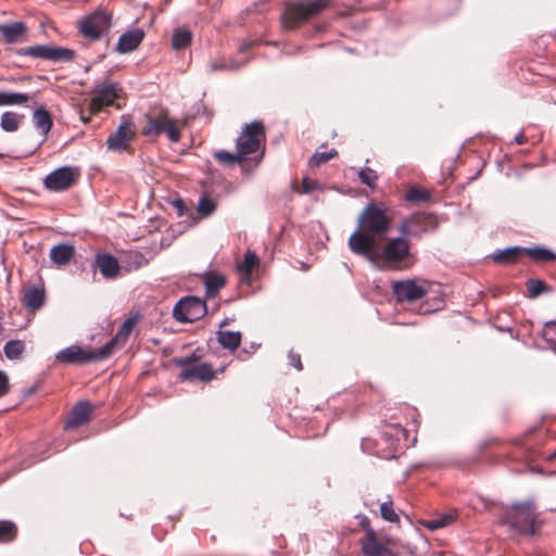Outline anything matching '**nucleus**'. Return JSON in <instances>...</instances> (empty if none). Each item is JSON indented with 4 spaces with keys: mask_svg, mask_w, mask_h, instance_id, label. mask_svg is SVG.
Here are the masks:
<instances>
[{
    "mask_svg": "<svg viewBox=\"0 0 556 556\" xmlns=\"http://www.w3.org/2000/svg\"><path fill=\"white\" fill-rule=\"evenodd\" d=\"M387 207L382 203H369L357 218V228L350 236L348 244L356 255L369 256L376 239L383 238L390 229Z\"/></svg>",
    "mask_w": 556,
    "mask_h": 556,
    "instance_id": "f257e3e1",
    "label": "nucleus"
},
{
    "mask_svg": "<svg viewBox=\"0 0 556 556\" xmlns=\"http://www.w3.org/2000/svg\"><path fill=\"white\" fill-rule=\"evenodd\" d=\"M501 520L519 534L534 535L539 526L534 500L528 498L525 502L511 503L509 508L502 514Z\"/></svg>",
    "mask_w": 556,
    "mask_h": 556,
    "instance_id": "f03ea898",
    "label": "nucleus"
},
{
    "mask_svg": "<svg viewBox=\"0 0 556 556\" xmlns=\"http://www.w3.org/2000/svg\"><path fill=\"white\" fill-rule=\"evenodd\" d=\"M114 350L115 340H109L104 345L94 350H85L79 345L72 344L60 350L55 355V359L66 365H85L106 359Z\"/></svg>",
    "mask_w": 556,
    "mask_h": 556,
    "instance_id": "7ed1b4c3",
    "label": "nucleus"
},
{
    "mask_svg": "<svg viewBox=\"0 0 556 556\" xmlns=\"http://www.w3.org/2000/svg\"><path fill=\"white\" fill-rule=\"evenodd\" d=\"M370 261L377 260L384 268H389L395 264H413V255L410 253L408 239L401 235L389 240L380 253H371L366 256Z\"/></svg>",
    "mask_w": 556,
    "mask_h": 556,
    "instance_id": "20e7f679",
    "label": "nucleus"
},
{
    "mask_svg": "<svg viewBox=\"0 0 556 556\" xmlns=\"http://www.w3.org/2000/svg\"><path fill=\"white\" fill-rule=\"evenodd\" d=\"M330 4L331 0H309L294 3L282 15V25L288 30H294L302 22L318 15Z\"/></svg>",
    "mask_w": 556,
    "mask_h": 556,
    "instance_id": "39448f33",
    "label": "nucleus"
},
{
    "mask_svg": "<svg viewBox=\"0 0 556 556\" xmlns=\"http://www.w3.org/2000/svg\"><path fill=\"white\" fill-rule=\"evenodd\" d=\"M439 222L432 213H416L401 222L399 231L401 235L409 238H420L424 233L434 231Z\"/></svg>",
    "mask_w": 556,
    "mask_h": 556,
    "instance_id": "423d86ee",
    "label": "nucleus"
},
{
    "mask_svg": "<svg viewBox=\"0 0 556 556\" xmlns=\"http://www.w3.org/2000/svg\"><path fill=\"white\" fill-rule=\"evenodd\" d=\"M112 24V16L103 9H97L79 22V31L89 40H99Z\"/></svg>",
    "mask_w": 556,
    "mask_h": 556,
    "instance_id": "0eeeda50",
    "label": "nucleus"
},
{
    "mask_svg": "<svg viewBox=\"0 0 556 556\" xmlns=\"http://www.w3.org/2000/svg\"><path fill=\"white\" fill-rule=\"evenodd\" d=\"M20 56H33L40 60L53 62H71L75 58V51L63 47H50L37 45L26 48H20L15 51Z\"/></svg>",
    "mask_w": 556,
    "mask_h": 556,
    "instance_id": "6e6552de",
    "label": "nucleus"
},
{
    "mask_svg": "<svg viewBox=\"0 0 556 556\" xmlns=\"http://www.w3.org/2000/svg\"><path fill=\"white\" fill-rule=\"evenodd\" d=\"M206 314V304L197 296L188 295L180 299L173 309V316L180 323H193Z\"/></svg>",
    "mask_w": 556,
    "mask_h": 556,
    "instance_id": "1a4fd4ad",
    "label": "nucleus"
},
{
    "mask_svg": "<svg viewBox=\"0 0 556 556\" xmlns=\"http://www.w3.org/2000/svg\"><path fill=\"white\" fill-rule=\"evenodd\" d=\"M265 137L264 126L261 122H252L245 125L241 135L237 138V150L247 159V155L255 153Z\"/></svg>",
    "mask_w": 556,
    "mask_h": 556,
    "instance_id": "9d476101",
    "label": "nucleus"
},
{
    "mask_svg": "<svg viewBox=\"0 0 556 556\" xmlns=\"http://www.w3.org/2000/svg\"><path fill=\"white\" fill-rule=\"evenodd\" d=\"M119 90V85L114 81L96 83L91 90L93 97L90 99L89 103L90 111L97 113L104 106L112 105L118 98Z\"/></svg>",
    "mask_w": 556,
    "mask_h": 556,
    "instance_id": "9b49d317",
    "label": "nucleus"
},
{
    "mask_svg": "<svg viewBox=\"0 0 556 556\" xmlns=\"http://www.w3.org/2000/svg\"><path fill=\"white\" fill-rule=\"evenodd\" d=\"M165 132L172 142H178L180 140V130L176 125V122L169 118L165 114L150 117L146 127L142 129L144 136H160Z\"/></svg>",
    "mask_w": 556,
    "mask_h": 556,
    "instance_id": "f8f14e48",
    "label": "nucleus"
},
{
    "mask_svg": "<svg viewBox=\"0 0 556 556\" xmlns=\"http://www.w3.org/2000/svg\"><path fill=\"white\" fill-rule=\"evenodd\" d=\"M76 170L71 166H62L48 174L43 180L46 189L54 192L67 190L73 186Z\"/></svg>",
    "mask_w": 556,
    "mask_h": 556,
    "instance_id": "ddd939ff",
    "label": "nucleus"
},
{
    "mask_svg": "<svg viewBox=\"0 0 556 556\" xmlns=\"http://www.w3.org/2000/svg\"><path fill=\"white\" fill-rule=\"evenodd\" d=\"M192 361L193 356L184 357L176 361L177 365L185 367L180 372L182 380L191 381L197 379L200 381H210L215 377L212 366L207 363H201L187 367L192 363Z\"/></svg>",
    "mask_w": 556,
    "mask_h": 556,
    "instance_id": "4468645a",
    "label": "nucleus"
},
{
    "mask_svg": "<svg viewBox=\"0 0 556 556\" xmlns=\"http://www.w3.org/2000/svg\"><path fill=\"white\" fill-rule=\"evenodd\" d=\"M392 292L397 302H414L422 299L427 290L422 286L417 285L415 280L407 279L394 281Z\"/></svg>",
    "mask_w": 556,
    "mask_h": 556,
    "instance_id": "2eb2a0df",
    "label": "nucleus"
},
{
    "mask_svg": "<svg viewBox=\"0 0 556 556\" xmlns=\"http://www.w3.org/2000/svg\"><path fill=\"white\" fill-rule=\"evenodd\" d=\"M132 136V122L130 118L124 116L117 129L108 137L106 147L112 151L126 150L127 143Z\"/></svg>",
    "mask_w": 556,
    "mask_h": 556,
    "instance_id": "dca6fc26",
    "label": "nucleus"
},
{
    "mask_svg": "<svg viewBox=\"0 0 556 556\" xmlns=\"http://www.w3.org/2000/svg\"><path fill=\"white\" fill-rule=\"evenodd\" d=\"M362 552L364 556H395L389 547L378 541L371 529L366 531L362 540Z\"/></svg>",
    "mask_w": 556,
    "mask_h": 556,
    "instance_id": "f3484780",
    "label": "nucleus"
},
{
    "mask_svg": "<svg viewBox=\"0 0 556 556\" xmlns=\"http://www.w3.org/2000/svg\"><path fill=\"white\" fill-rule=\"evenodd\" d=\"M94 264L100 274L108 280L115 279L119 274L118 260L111 253H97Z\"/></svg>",
    "mask_w": 556,
    "mask_h": 556,
    "instance_id": "a211bd4d",
    "label": "nucleus"
},
{
    "mask_svg": "<svg viewBox=\"0 0 556 556\" xmlns=\"http://www.w3.org/2000/svg\"><path fill=\"white\" fill-rule=\"evenodd\" d=\"M92 413V406L88 401H79L70 412L65 428H76L87 424Z\"/></svg>",
    "mask_w": 556,
    "mask_h": 556,
    "instance_id": "6ab92c4d",
    "label": "nucleus"
},
{
    "mask_svg": "<svg viewBox=\"0 0 556 556\" xmlns=\"http://www.w3.org/2000/svg\"><path fill=\"white\" fill-rule=\"evenodd\" d=\"M144 38V31L141 28H132L121 35L116 45V51L125 54L136 50Z\"/></svg>",
    "mask_w": 556,
    "mask_h": 556,
    "instance_id": "aec40b11",
    "label": "nucleus"
},
{
    "mask_svg": "<svg viewBox=\"0 0 556 556\" xmlns=\"http://www.w3.org/2000/svg\"><path fill=\"white\" fill-rule=\"evenodd\" d=\"M27 33L24 22L0 24V35L7 43H17L23 40Z\"/></svg>",
    "mask_w": 556,
    "mask_h": 556,
    "instance_id": "412c9836",
    "label": "nucleus"
},
{
    "mask_svg": "<svg viewBox=\"0 0 556 556\" xmlns=\"http://www.w3.org/2000/svg\"><path fill=\"white\" fill-rule=\"evenodd\" d=\"M75 255V248L72 244L60 243L51 248L50 260L58 266L68 264Z\"/></svg>",
    "mask_w": 556,
    "mask_h": 556,
    "instance_id": "4be33fe9",
    "label": "nucleus"
},
{
    "mask_svg": "<svg viewBox=\"0 0 556 556\" xmlns=\"http://www.w3.org/2000/svg\"><path fill=\"white\" fill-rule=\"evenodd\" d=\"M33 124L42 136H47L53 125L50 112L45 106L37 108L33 113Z\"/></svg>",
    "mask_w": 556,
    "mask_h": 556,
    "instance_id": "5701e85b",
    "label": "nucleus"
},
{
    "mask_svg": "<svg viewBox=\"0 0 556 556\" xmlns=\"http://www.w3.org/2000/svg\"><path fill=\"white\" fill-rule=\"evenodd\" d=\"M523 255V248L508 247L491 254L492 260L498 264H514Z\"/></svg>",
    "mask_w": 556,
    "mask_h": 556,
    "instance_id": "b1692460",
    "label": "nucleus"
},
{
    "mask_svg": "<svg viewBox=\"0 0 556 556\" xmlns=\"http://www.w3.org/2000/svg\"><path fill=\"white\" fill-rule=\"evenodd\" d=\"M217 341L222 348L229 351H236L241 343V332L219 329L217 332Z\"/></svg>",
    "mask_w": 556,
    "mask_h": 556,
    "instance_id": "393cba45",
    "label": "nucleus"
},
{
    "mask_svg": "<svg viewBox=\"0 0 556 556\" xmlns=\"http://www.w3.org/2000/svg\"><path fill=\"white\" fill-rule=\"evenodd\" d=\"M523 254L529 255L535 263H548L556 261V253L545 247L523 248Z\"/></svg>",
    "mask_w": 556,
    "mask_h": 556,
    "instance_id": "a878e982",
    "label": "nucleus"
},
{
    "mask_svg": "<svg viewBox=\"0 0 556 556\" xmlns=\"http://www.w3.org/2000/svg\"><path fill=\"white\" fill-rule=\"evenodd\" d=\"M23 303L31 311L39 309L45 303V291L36 287L29 288L24 294Z\"/></svg>",
    "mask_w": 556,
    "mask_h": 556,
    "instance_id": "bb28decb",
    "label": "nucleus"
},
{
    "mask_svg": "<svg viewBox=\"0 0 556 556\" xmlns=\"http://www.w3.org/2000/svg\"><path fill=\"white\" fill-rule=\"evenodd\" d=\"M226 285V278L220 274L205 273V293L207 296H214Z\"/></svg>",
    "mask_w": 556,
    "mask_h": 556,
    "instance_id": "cd10ccee",
    "label": "nucleus"
},
{
    "mask_svg": "<svg viewBox=\"0 0 556 556\" xmlns=\"http://www.w3.org/2000/svg\"><path fill=\"white\" fill-rule=\"evenodd\" d=\"M23 118L15 112L7 111L1 115L0 126L7 132H13L18 129V125Z\"/></svg>",
    "mask_w": 556,
    "mask_h": 556,
    "instance_id": "c85d7f7f",
    "label": "nucleus"
},
{
    "mask_svg": "<svg viewBox=\"0 0 556 556\" xmlns=\"http://www.w3.org/2000/svg\"><path fill=\"white\" fill-rule=\"evenodd\" d=\"M29 96L21 92L0 91V106L4 105H22L27 103Z\"/></svg>",
    "mask_w": 556,
    "mask_h": 556,
    "instance_id": "c756f323",
    "label": "nucleus"
},
{
    "mask_svg": "<svg viewBox=\"0 0 556 556\" xmlns=\"http://www.w3.org/2000/svg\"><path fill=\"white\" fill-rule=\"evenodd\" d=\"M192 34L188 29H177L172 37V47L174 50H181L191 45Z\"/></svg>",
    "mask_w": 556,
    "mask_h": 556,
    "instance_id": "7c9ffc66",
    "label": "nucleus"
},
{
    "mask_svg": "<svg viewBox=\"0 0 556 556\" xmlns=\"http://www.w3.org/2000/svg\"><path fill=\"white\" fill-rule=\"evenodd\" d=\"M25 351V343L22 340H10L4 344L3 352L9 359H18Z\"/></svg>",
    "mask_w": 556,
    "mask_h": 556,
    "instance_id": "2f4dec72",
    "label": "nucleus"
},
{
    "mask_svg": "<svg viewBox=\"0 0 556 556\" xmlns=\"http://www.w3.org/2000/svg\"><path fill=\"white\" fill-rule=\"evenodd\" d=\"M214 157L220 164H225V165H233L236 163H240L245 160L238 150L236 153L228 152L226 150L216 151L214 153Z\"/></svg>",
    "mask_w": 556,
    "mask_h": 556,
    "instance_id": "473e14b6",
    "label": "nucleus"
},
{
    "mask_svg": "<svg viewBox=\"0 0 556 556\" xmlns=\"http://www.w3.org/2000/svg\"><path fill=\"white\" fill-rule=\"evenodd\" d=\"M17 529L14 522L0 520V541L11 542L16 538Z\"/></svg>",
    "mask_w": 556,
    "mask_h": 556,
    "instance_id": "72a5a7b5",
    "label": "nucleus"
},
{
    "mask_svg": "<svg viewBox=\"0 0 556 556\" xmlns=\"http://www.w3.org/2000/svg\"><path fill=\"white\" fill-rule=\"evenodd\" d=\"M527 290H528V296L530 299H535L540 294L547 292L549 290V288L543 280L529 279L527 281Z\"/></svg>",
    "mask_w": 556,
    "mask_h": 556,
    "instance_id": "f704fd0d",
    "label": "nucleus"
},
{
    "mask_svg": "<svg viewBox=\"0 0 556 556\" xmlns=\"http://www.w3.org/2000/svg\"><path fill=\"white\" fill-rule=\"evenodd\" d=\"M430 199V193L427 190L412 187L405 194V200L410 203L426 202Z\"/></svg>",
    "mask_w": 556,
    "mask_h": 556,
    "instance_id": "c9c22d12",
    "label": "nucleus"
},
{
    "mask_svg": "<svg viewBox=\"0 0 556 556\" xmlns=\"http://www.w3.org/2000/svg\"><path fill=\"white\" fill-rule=\"evenodd\" d=\"M358 178L362 181V184L366 185L369 188H375L378 176L374 169L369 167H364L358 172Z\"/></svg>",
    "mask_w": 556,
    "mask_h": 556,
    "instance_id": "e433bc0d",
    "label": "nucleus"
},
{
    "mask_svg": "<svg viewBox=\"0 0 556 556\" xmlns=\"http://www.w3.org/2000/svg\"><path fill=\"white\" fill-rule=\"evenodd\" d=\"M380 514H381V517L387 521H390V522H399L400 521V517L393 509V504L391 501L383 502L380 505Z\"/></svg>",
    "mask_w": 556,
    "mask_h": 556,
    "instance_id": "4c0bfd02",
    "label": "nucleus"
},
{
    "mask_svg": "<svg viewBox=\"0 0 556 556\" xmlns=\"http://www.w3.org/2000/svg\"><path fill=\"white\" fill-rule=\"evenodd\" d=\"M135 324H136L135 318H127L122 324L116 336L114 338H112L111 340H115V344L117 343L118 340L125 341L128 338V336L130 334V331L132 330Z\"/></svg>",
    "mask_w": 556,
    "mask_h": 556,
    "instance_id": "58836bf2",
    "label": "nucleus"
},
{
    "mask_svg": "<svg viewBox=\"0 0 556 556\" xmlns=\"http://www.w3.org/2000/svg\"><path fill=\"white\" fill-rule=\"evenodd\" d=\"M258 265V258L256 256V254L251 251V250H248L245 253H244V257H243V265H242V268L243 270L250 275L253 270L254 267H256Z\"/></svg>",
    "mask_w": 556,
    "mask_h": 556,
    "instance_id": "ea45409f",
    "label": "nucleus"
},
{
    "mask_svg": "<svg viewBox=\"0 0 556 556\" xmlns=\"http://www.w3.org/2000/svg\"><path fill=\"white\" fill-rule=\"evenodd\" d=\"M198 210L203 216H208L214 212L215 203L211 199L202 197L199 201Z\"/></svg>",
    "mask_w": 556,
    "mask_h": 556,
    "instance_id": "a19ab883",
    "label": "nucleus"
},
{
    "mask_svg": "<svg viewBox=\"0 0 556 556\" xmlns=\"http://www.w3.org/2000/svg\"><path fill=\"white\" fill-rule=\"evenodd\" d=\"M553 334L556 336V320L546 321L542 329V337L546 341H553Z\"/></svg>",
    "mask_w": 556,
    "mask_h": 556,
    "instance_id": "79ce46f5",
    "label": "nucleus"
},
{
    "mask_svg": "<svg viewBox=\"0 0 556 556\" xmlns=\"http://www.w3.org/2000/svg\"><path fill=\"white\" fill-rule=\"evenodd\" d=\"M329 161V155L326 154V152H315L309 161H308V165L311 167H317V166H320L321 164L326 163Z\"/></svg>",
    "mask_w": 556,
    "mask_h": 556,
    "instance_id": "37998d69",
    "label": "nucleus"
},
{
    "mask_svg": "<svg viewBox=\"0 0 556 556\" xmlns=\"http://www.w3.org/2000/svg\"><path fill=\"white\" fill-rule=\"evenodd\" d=\"M320 185L317 180H312L309 178H304L302 181V192L309 193L314 190L319 189Z\"/></svg>",
    "mask_w": 556,
    "mask_h": 556,
    "instance_id": "c03bdc74",
    "label": "nucleus"
},
{
    "mask_svg": "<svg viewBox=\"0 0 556 556\" xmlns=\"http://www.w3.org/2000/svg\"><path fill=\"white\" fill-rule=\"evenodd\" d=\"M10 391V382L8 375L0 370V397L9 393Z\"/></svg>",
    "mask_w": 556,
    "mask_h": 556,
    "instance_id": "a18cd8bd",
    "label": "nucleus"
},
{
    "mask_svg": "<svg viewBox=\"0 0 556 556\" xmlns=\"http://www.w3.org/2000/svg\"><path fill=\"white\" fill-rule=\"evenodd\" d=\"M288 358H289V364L291 366H293L298 370H302L303 367H302V362H301L300 354L294 353V352L291 351V352H289Z\"/></svg>",
    "mask_w": 556,
    "mask_h": 556,
    "instance_id": "49530a36",
    "label": "nucleus"
},
{
    "mask_svg": "<svg viewBox=\"0 0 556 556\" xmlns=\"http://www.w3.org/2000/svg\"><path fill=\"white\" fill-rule=\"evenodd\" d=\"M422 525L431 531L443 528V523L440 521L439 517L426 520Z\"/></svg>",
    "mask_w": 556,
    "mask_h": 556,
    "instance_id": "de8ad7c7",
    "label": "nucleus"
},
{
    "mask_svg": "<svg viewBox=\"0 0 556 556\" xmlns=\"http://www.w3.org/2000/svg\"><path fill=\"white\" fill-rule=\"evenodd\" d=\"M440 521L443 523V528L451 525L455 520V516L452 514H446L439 516Z\"/></svg>",
    "mask_w": 556,
    "mask_h": 556,
    "instance_id": "09e8293b",
    "label": "nucleus"
},
{
    "mask_svg": "<svg viewBox=\"0 0 556 556\" xmlns=\"http://www.w3.org/2000/svg\"><path fill=\"white\" fill-rule=\"evenodd\" d=\"M148 262L146 257L141 253H136L134 255V264H136V267H141L146 265Z\"/></svg>",
    "mask_w": 556,
    "mask_h": 556,
    "instance_id": "8fccbe9b",
    "label": "nucleus"
},
{
    "mask_svg": "<svg viewBox=\"0 0 556 556\" xmlns=\"http://www.w3.org/2000/svg\"><path fill=\"white\" fill-rule=\"evenodd\" d=\"M514 141L517 144H523L526 142V137L522 134H518L517 136H515Z\"/></svg>",
    "mask_w": 556,
    "mask_h": 556,
    "instance_id": "3c124183",
    "label": "nucleus"
},
{
    "mask_svg": "<svg viewBox=\"0 0 556 556\" xmlns=\"http://www.w3.org/2000/svg\"><path fill=\"white\" fill-rule=\"evenodd\" d=\"M174 205L179 210V212L181 213L182 210L185 208V204H184V201L181 199L179 200H176L174 202Z\"/></svg>",
    "mask_w": 556,
    "mask_h": 556,
    "instance_id": "603ef678",
    "label": "nucleus"
},
{
    "mask_svg": "<svg viewBox=\"0 0 556 556\" xmlns=\"http://www.w3.org/2000/svg\"><path fill=\"white\" fill-rule=\"evenodd\" d=\"M326 154L329 155V160H331L338 154V152L336 149H331L330 151L326 152Z\"/></svg>",
    "mask_w": 556,
    "mask_h": 556,
    "instance_id": "864d4df0",
    "label": "nucleus"
},
{
    "mask_svg": "<svg viewBox=\"0 0 556 556\" xmlns=\"http://www.w3.org/2000/svg\"><path fill=\"white\" fill-rule=\"evenodd\" d=\"M230 323L229 318H224L219 324V329H223L225 326H227Z\"/></svg>",
    "mask_w": 556,
    "mask_h": 556,
    "instance_id": "5fc2aeb1",
    "label": "nucleus"
},
{
    "mask_svg": "<svg viewBox=\"0 0 556 556\" xmlns=\"http://www.w3.org/2000/svg\"><path fill=\"white\" fill-rule=\"evenodd\" d=\"M212 68H213L214 71H216V70H223V68H226V66H225V65H223V64L214 63V64L212 65Z\"/></svg>",
    "mask_w": 556,
    "mask_h": 556,
    "instance_id": "6e6d98bb",
    "label": "nucleus"
},
{
    "mask_svg": "<svg viewBox=\"0 0 556 556\" xmlns=\"http://www.w3.org/2000/svg\"><path fill=\"white\" fill-rule=\"evenodd\" d=\"M229 68L237 70V68H239V65L238 64H233V65H230Z\"/></svg>",
    "mask_w": 556,
    "mask_h": 556,
    "instance_id": "4d7b16f0",
    "label": "nucleus"
},
{
    "mask_svg": "<svg viewBox=\"0 0 556 556\" xmlns=\"http://www.w3.org/2000/svg\"><path fill=\"white\" fill-rule=\"evenodd\" d=\"M303 269H307V266L305 264H302Z\"/></svg>",
    "mask_w": 556,
    "mask_h": 556,
    "instance_id": "13d9d810",
    "label": "nucleus"
},
{
    "mask_svg": "<svg viewBox=\"0 0 556 556\" xmlns=\"http://www.w3.org/2000/svg\"><path fill=\"white\" fill-rule=\"evenodd\" d=\"M0 156H2V154L0 153Z\"/></svg>",
    "mask_w": 556,
    "mask_h": 556,
    "instance_id": "bf43d9fd",
    "label": "nucleus"
}]
</instances>
